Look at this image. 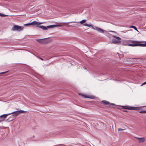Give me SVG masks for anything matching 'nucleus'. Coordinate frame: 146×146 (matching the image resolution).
Wrapping results in <instances>:
<instances>
[{
    "label": "nucleus",
    "instance_id": "f257e3e1",
    "mask_svg": "<svg viewBox=\"0 0 146 146\" xmlns=\"http://www.w3.org/2000/svg\"><path fill=\"white\" fill-rule=\"evenodd\" d=\"M26 112V111H25L24 110H20L19 111H15L13 112H12L11 113H9V114L10 115L11 114H13L12 115V116H13V117H15L16 116L20 114L21 113H24Z\"/></svg>",
    "mask_w": 146,
    "mask_h": 146
},
{
    "label": "nucleus",
    "instance_id": "f03ea898",
    "mask_svg": "<svg viewBox=\"0 0 146 146\" xmlns=\"http://www.w3.org/2000/svg\"><path fill=\"white\" fill-rule=\"evenodd\" d=\"M23 28H22L21 26H20L17 25H14L12 28V30L14 31H20L22 30Z\"/></svg>",
    "mask_w": 146,
    "mask_h": 146
},
{
    "label": "nucleus",
    "instance_id": "7ed1b4c3",
    "mask_svg": "<svg viewBox=\"0 0 146 146\" xmlns=\"http://www.w3.org/2000/svg\"><path fill=\"white\" fill-rule=\"evenodd\" d=\"M113 37L115 38L118 39V40H116L114 39H113L112 40V43H120L121 41L119 40L121 39V38L119 37L113 36Z\"/></svg>",
    "mask_w": 146,
    "mask_h": 146
},
{
    "label": "nucleus",
    "instance_id": "20e7f679",
    "mask_svg": "<svg viewBox=\"0 0 146 146\" xmlns=\"http://www.w3.org/2000/svg\"><path fill=\"white\" fill-rule=\"evenodd\" d=\"M92 29L94 30H96L98 32L101 33H104V30L101 29L99 28V27H94L93 26L92 27Z\"/></svg>",
    "mask_w": 146,
    "mask_h": 146
},
{
    "label": "nucleus",
    "instance_id": "39448f33",
    "mask_svg": "<svg viewBox=\"0 0 146 146\" xmlns=\"http://www.w3.org/2000/svg\"><path fill=\"white\" fill-rule=\"evenodd\" d=\"M10 114L8 113L6 114H3L0 116V122L4 120Z\"/></svg>",
    "mask_w": 146,
    "mask_h": 146
},
{
    "label": "nucleus",
    "instance_id": "423d86ee",
    "mask_svg": "<svg viewBox=\"0 0 146 146\" xmlns=\"http://www.w3.org/2000/svg\"><path fill=\"white\" fill-rule=\"evenodd\" d=\"M132 44H129L128 45L131 46H137V41H130Z\"/></svg>",
    "mask_w": 146,
    "mask_h": 146
},
{
    "label": "nucleus",
    "instance_id": "0eeeda50",
    "mask_svg": "<svg viewBox=\"0 0 146 146\" xmlns=\"http://www.w3.org/2000/svg\"><path fill=\"white\" fill-rule=\"evenodd\" d=\"M123 108L124 109H128L129 110H136V108L133 107H129L127 106H123Z\"/></svg>",
    "mask_w": 146,
    "mask_h": 146
},
{
    "label": "nucleus",
    "instance_id": "6e6552de",
    "mask_svg": "<svg viewBox=\"0 0 146 146\" xmlns=\"http://www.w3.org/2000/svg\"><path fill=\"white\" fill-rule=\"evenodd\" d=\"M135 138L138 140V142L139 143H143L145 141V138L144 137L139 138L135 137Z\"/></svg>",
    "mask_w": 146,
    "mask_h": 146
},
{
    "label": "nucleus",
    "instance_id": "1a4fd4ad",
    "mask_svg": "<svg viewBox=\"0 0 146 146\" xmlns=\"http://www.w3.org/2000/svg\"><path fill=\"white\" fill-rule=\"evenodd\" d=\"M140 43V42L137 41V46L146 47V44H141Z\"/></svg>",
    "mask_w": 146,
    "mask_h": 146
},
{
    "label": "nucleus",
    "instance_id": "9d476101",
    "mask_svg": "<svg viewBox=\"0 0 146 146\" xmlns=\"http://www.w3.org/2000/svg\"><path fill=\"white\" fill-rule=\"evenodd\" d=\"M61 26H62L61 25H52L48 26H47V27L48 28H53L54 27H55L56 26L61 27Z\"/></svg>",
    "mask_w": 146,
    "mask_h": 146
},
{
    "label": "nucleus",
    "instance_id": "9b49d317",
    "mask_svg": "<svg viewBox=\"0 0 146 146\" xmlns=\"http://www.w3.org/2000/svg\"><path fill=\"white\" fill-rule=\"evenodd\" d=\"M102 102L106 105L110 106L111 104H111L110 103L108 102H107L105 100H103L102 101Z\"/></svg>",
    "mask_w": 146,
    "mask_h": 146
},
{
    "label": "nucleus",
    "instance_id": "f8f14e48",
    "mask_svg": "<svg viewBox=\"0 0 146 146\" xmlns=\"http://www.w3.org/2000/svg\"><path fill=\"white\" fill-rule=\"evenodd\" d=\"M33 22H36V23H36V24H33V25H36V27H39L40 26V25H39L40 24H42V23L38 22H37L36 21H34Z\"/></svg>",
    "mask_w": 146,
    "mask_h": 146
},
{
    "label": "nucleus",
    "instance_id": "ddd939ff",
    "mask_svg": "<svg viewBox=\"0 0 146 146\" xmlns=\"http://www.w3.org/2000/svg\"><path fill=\"white\" fill-rule=\"evenodd\" d=\"M36 23V22H31V23L25 24L24 25V26H29V25H33V24H36V23Z\"/></svg>",
    "mask_w": 146,
    "mask_h": 146
},
{
    "label": "nucleus",
    "instance_id": "4468645a",
    "mask_svg": "<svg viewBox=\"0 0 146 146\" xmlns=\"http://www.w3.org/2000/svg\"><path fill=\"white\" fill-rule=\"evenodd\" d=\"M39 28L42 29H43L44 30H47V29L48 28H47V27H46L44 26H41V25H40V26Z\"/></svg>",
    "mask_w": 146,
    "mask_h": 146
},
{
    "label": "nucleus",
    "instance_id": "2eb2a0df",
    "mask_svg": "<svg viewBox=\"0 0 146 146\" xmlns=\"http://www.w3.org/2000/svg\"><path fill=\"white\" fill-rule=\"evenodd\" d=\"M84 25L85 26H87V27H91L92 28L93 27V25L92 24H87V23H84Z\"/></svg>",
    "mask_w": 146,
    "mask_h": 146
},
{
    "label": "nucleus",
    "instance_id": "dca6fc26",
    "mask_svg": "<svg viewBox=\"0 0 146 146\" xmlns=\"http://www.w3.org/2000/svg\"><path fill=\"white\" fill-rule=\"evenodd\" d=\"M130 28H133V29H134L135 30H136L137 31V32H138V30H137V28L135 26H130L129 27Z\"/></svg>",
    "mask_w": 146,
    "mask_h": 146
},
{
    "label": "nucleus",
    "instance_id": "f3484780",
    "mask_svg": "<svg viewBox=\"0 0 146 146\" xmlns=\"http://www.w3.org/2000/svg\"><path fill=\"white\" fill-rule=\"evenodd\" d=\"M86 21V20L85 19H84L82 20V21H81L80 23L81 24H83L84 23H85Z\"/></svg>",
    "mask_w": 146,
    "mask_h": 146
},
{
    "label": "nucleus",
    "instance_id": "a211bd4d",
    "mask_svg": "<svg viewBox=\"0 0 146 146\" xmlns=\"http://www.w3.org/2000/svg\"><path fill=\"white\" fill-rule=\"evenodd\" d=\"M0 16L2 17H6L8 15L3 14L2 13H0Z\"/></svg>",
    "mask_w": 146,
    "mask_h": 146
},
{
    "label": "nucleus",
    "instance_id": "6ab92c4d",
    "mask_svg": "<svg viewBox=\"0 0 146 146\" xmlns=\"http://www.w3.org/2000/svg\"><path fill=\"white\" fill-rule=\"evenodd\" d=\"M83 96L85 98H92V97H90V96H84V95Z\"/></svg>",
    "mask_w": 146,
    "mask_h": 146
},
{
    "label": "nucleus",
    "instance_id": "aec40b11",
    "mask_svg": "<svg viewBox=\"0 0 146 146\" xmlns=\"http://www.w3.org/2000/svg\"><path fill=\"white\" fill-rule=\"evenodd\" d=\"M139 113H146V111H141L139 112Z\"/></svg>",
    "mask_w": 146,
    "mask_h": 146
},
{
    "label": "nucleus",
    "instance_id": "412c9836",
    "mask_svg": "<svg viewBox=\"0 0 146 146\" xmlns=\"http://www.w3.org/2000/svg\"><path fill=\"white\" fill-rule=\"evenodd\" d=\"M45 38H44V39H36V40L38 41V42H40V40H43V39H44Z\"/></svg>",
    "mask_w": 146,
    "mask_h": 146
},
{
    "label": "nucleus",
    "instance_id": "4be33fe9",
    "mask_svg": "<svg viewBox=\"0 0 146 146\" xmlns=\"http://www.w3.org/2000/svg\"><path fill=\"white\" fill-rule=\"evenodd\" d=\"M7 71H6L5 72H2L1 73H0V74H5L7 72Z\"/></svg>",
    "mask_w": 146,
    "mask_h": 146
},
{
    "label": "nucleus",
    "instance_id": "5701e85b",
    "mask_svg": "<svg viewBox=\"0 0 146 146\" xmlns=\"http://www.w3.org/2000/svg\"><path fill=\"white\" fill-rule=\"evenodd\" d=\"M123 130V129H121V128H119L118 129V131H121V130Z\"/></svg>",
    "mask_w": 146,
    "mask_h": 146
},
{
    "label": "nucleus",
    "instance_id": "b1692460",
    "mask_svg": "<svg viewBox=\"0 0 146 146\" xmlns=\"http://www.w3.org/2000/svg\"><path fill=\"white\" fill-rule=\"evenodd\" d=\"M146 84L145 83V82H143L142 84V85H144V84Z\"/></svg>",
    "mask_w": 146,
    "mask_h": 146
},
{
    "label": "nucleus",
    "instance_id": "393cba45",
    "mask_svg": "<svg viewBox=\"0 0 146 146\" xmlns=\"http://www.w3.org/2000/svg\"><path fill=\"white\" fill-rule=\"evenodd\" d=\"M74 22H70L67 23H74Z\"/></svg>",
    "mask_w": 146,
    "mask_h": 146
},
{
    "label": "nucleus",
    "instance_id": "a878e982",
    "mask_svg": "<svg viewBox=\"0 0 146 146\" xmlns=\"http://www.w3.org/2000/svg\"><path fill=\"white\" fill-rule=\"evenodd\" d=\"M40 59H41L42 60H43V59H42V58H40Z\"/></svg>",
    "mask_w": 146,
    "mask_h": 146
},
{
    "label": "nucleus",
    "instance_id": "bb28decb",
    "mask_svg": "<svg viewBox=\"0 0 146 146\" xmlns=\"http://www.w3.org/2000/svg\"><path fill=\"white\" fill-rule=\"evenodd\" d=\"M84 68L85 69L86 68H85V67H84Z\"/></svg>",
    "mask_w": 146,
    "mask_h": 146
},
{
    "label": "nucleus",
    "instance_id": "cd10ccee",
    "mask_svg": "<svg viewBox=\"0 0 146 146\" xmlns=\"http://www.w3.org/2000/svg\"><path fill=\"white\" fill-rule=\"evenodd\" d=\"M145 83L146 84V82H145Z\"/></svg>",
    "mask_w": 146,
    "mask_h": 146
}]
</instances>
